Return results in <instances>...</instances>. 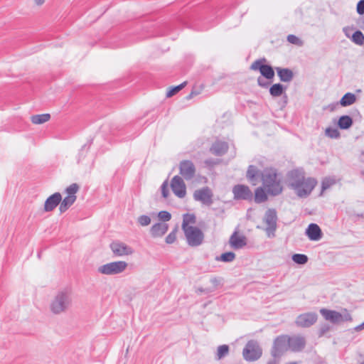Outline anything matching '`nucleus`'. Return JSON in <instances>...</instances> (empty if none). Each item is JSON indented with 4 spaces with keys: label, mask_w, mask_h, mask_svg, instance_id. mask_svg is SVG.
Returning <instances> with one entry per match:
<instances>
[{
    "label": "nucleus",
    "mask_w": 364,
    "mask_h": 364,
    "mask_svg": "<svg viewBox=\"0 0 364 364\" xmlns=\"http://www.w3.org/2000/svg\"><path fill=\"white\" fill-rule=\"evenodd\" d=\"M316 184L315 178H306L304 173L299 170H293L289 173V186L299 198L308 197Z\"/></svg>",
    "instance_id": "1"
},
{
    "label": "nucleus",
    "mask_w": 364,
    "mask_h": 364,
    "mask_svg": "<svg viewBox=\"0 0 364 364\" xmlns=\"http://www.w3.org/2000/svg\"><path fill=\"white\" fill-rule=\"evenodd\" d=\"M73 304L72 291L64 289L58 291L51 299L49 304L50 312L56 316L66 313Z\"/></svg>",
    "instance_id": "2"
},
{
    "label": "nucleus",
    "mask_w": 364,
    "mask_h": 364,
    "mask_svg": "<svg viewBox=\"0 0 364 364\" xmlns=\"http://www.w3.org/2000/svg\"><path fill=\"white\" fill-rule=\"evenodd\" d=\"M261 178L264 188L271 196L279 195L283 190L281 178L274 168H265L261 173Z\"/></svg>",
    "instance_id": "3"
},
{
    "label": "nucleus",
    "mask_w": 364,
    "mask_h": 364,
    "mask_svg": "<svg viewBox=\"0 0 364 364\" xmlns=\"http://www.w3.org/2000/svg\"><path fill=\"white\" fill-rule=\"evenodd\" d=\"M320 314L326 321L334 324H338L345 321H351L353 320L351 315L346 309H343L341 312L321 309Z\"/></svg>",
    "instance_id": "4"
},
{
    "label": "nucleus",
    "mask_w": 364,
    "mask_h": 364,
    "mask_svg": "<svg viewBox=\"0 0 364 364\" xmlns=\"http://www.w3.org/2000/svg\"><path fill=\"white\" fill-rule=\"evenodd\" d=\"M128 267L124 261H117L107 263L97 268L100 274L105 275H115L124 272Z\"/></svg>",
    "instance_id": "5"
},
{
    "label": "nucleus",
    "mask_w": 364,
    "mask_h": 364,
    "mask_svg": "<svg viewBox=\"0 0 364 364\" xmlns=\"http://www.w3.org/2000/svg\"><path fill=\"white\" fill-rule=\"evenodd\" d=\"M288 350H289V336L281 335L274 340L271 355L274 358H279Z\"/></svg>",
    "instance_id": "6"
},
{
    "label": "nucleus",
    "mask_w": 364,
    "mask_h": 364,
    "mask_svg": "<svg viewBox=\"0 0 364 364\" xmlns=\"http://www.w3.org/2000/svg\"><path fill=\"white\" fill-rule=\"evenodd\" d=\"M262 354V350L257 341H249L242 350V355L247 361H255L258 360Z\"/></svg>",
    "instance_id": "7"
},
{
    "label": "nucleus",
    "mask_w": 364,
    "mask_h": 364,
    "mask_svg": "<svg viewBox=\"0 0 364 364\" xmlns=\"http://www.w3.org/2000/svg\"><path fill=\"white\" fill-rule=\"evenodd\" d=\"M187 240V243L191 247L200 245L204 240L203 232L197 227H191L183 230Z\"/></svg>",
    "instance_id": "8"
},
{
    "label": "nucleus",
    "mask_w": 364,
    "mask_h": 364,
    "mask_svg": "<svg viewBox=\"0 0 364 364\" xmlns=\"http://www.w3.org/2000/svg\"><path fill=\"white\" fill-rule=\"evenodd\" d=\"M267 225L265 231L268 237H274V232L277 229V215L274 209H268L263 219Z\"/></svg>",
    "instance_id": "9"
},
{
    "label": "nucleus",
    "mask_w": 364,
    "mask_h": 364,
    "mask_svg": "<svg viewBox=\"0 0 364 364\" xmlns=\"http://www.w3.org/2000/svg\"><path fill=\"white\" fill-rule=\"evenodd\" d=\"M213 193L211 189L207 186L196 190L193 193V198L195 200L199 201L203 205L208 206H210L213 204Z\"/></svg>",
    "instance_id": "10"
},
{
    "label": "nucleus",
    "mask_w": 364,
    "mask_h": 364,
    "mask_svg": "<svg viewBox=\"0 0 364 364\" xmlns=\"http://www.w3.org/2000/svg\"><path fill=\"white\" fill-rule=\"evenodd\" d=\"M264 58L255 60L250 66L252 70H259L261 75L268 80H271L274 77V71L269 65H263L262 62H265Z\"/></svg>",
    "instance_id": "11"
},
{
    "label": "nucleus",
    "mask_w": 364,
    "mask_h": 364,
    "mask_svg": "<svg viewBox=\"0 0 364 364\" xmlns=\"http://www.w3.org/2000/svg\"><path fill=\"white\" fill-rule=\"evenodd\" d=\"M318 319V315L315 312H308L299 315L295 321L297 326L309 328L314 325Z\"/></svg>",
    "instance_id": "12"
},
{
    "label": "nucleus",
    "mask_w": 364,
    "mask_h": 364,
    "mask_svg": "<svg viewBox=\"0 0 364 364\" xmlns=\"http://www.w3.org/2000/svg\"><path fill=\"white\" fill-rule=\"evenodd\" d=\"M196 167L189 160H183L179 164V173L186 181L191 180L196 174Z\"/></svg>",
    "instance_id": "13"
},
{
    "label": "nucleus",
    "mask_w": 364,
    "mask_h": 364,
    "mask_svg": "<svg viewBox=\"0 0 364 364\" xmlns=\"http://www.w3.org/2000/svg\"><path fill=\"white\" fill-rule=\"evenodd\" d=\"M173 193L178 198H183L186 195V186L183 179L179 176H175L171 181Z\"/></svg>",
    "instance_id": "14"
},
{
    "label": "nucleus",
    "mask_w": 364,
    "mask_h": 364,
    "mask_svg": "<svg viewBox=\"0 0 364 364\" xmlns=\"http://www.w3.org/2000/svg\"><path fill=\"white\" fill-rule=\"evenodd\" d=\"M110 248L113 254L117 257L130 255L134 252L131 247L119 241H114L112 242L110 244Z\"/></svg>",
    "instance_id": "15"
},
{
    "label": "nucleus",
    "mask_w": 364,
    "mask_h": 364,
    "mask_svg": "<svg viewBox=\"0 0 364 364\" xmlns=\"http://www.w3.org/2000/svg\"><path fill=\"white\" fill-rule=\"evenodd\" d=\"M289 350L292 352H301L306 346V339L301 335L289 336Z\"/></svg>",
    "instance_id": "16"
},
{
    "label": "nucleus",
    "mask_w": 364,
    "mask_h": 364,
    "mask_svg": "<svg viewBox=\"0 0 364 364\" xmlns=\"http://www.w3.org/2000/svg\"><path fill=\"white\" fill-rule=\"evenodd\" d=\"M232 192L236 199L247 200L252 198V193L250 188L245 185L235 186Z\"/></svg>",
    "instance_id": "17"
},
{
    "label": "nucleus",
    "mask_w": 364,
    "mask_h": 364,
    "mask_svg": "<svg viewBox=\"0 0 364 364\" xmlns=\"http://www.w3.org/2000/svg\"><path fill=\"white\" fill-rule=\"evenodd\" d=\"M62 200V196L60 193L57 192L49 196L44 203V211H53Z\"/></svg>",
    "instance_id": "18"
},
{
    "label": "nucleus",
    "mask_w": 364,
    "mask_h": 364,
    "mask_svg": "<svg viewBox=\"0 0 364 364\" xmlns=\"http://www.w3.org/2000/svg\"><path fill=\"white\" fill-rule=\"evenodd\" d=\"M306 235L310 240L317 241L322 237V232L320 227L315 223H311L306 230Z\"/></svg>",
    "instance_id": "19"
},
{
    "label": "nucleus",
    "mask_w": 364,
    "mask_h": 364,
    "mask_svg": "<svg viewBox=\"0 0 364 364\" xmlns=\"http://www.w3.org/2000/svg\"><path fill=\"white\" fill-rule=\"evenodd\" d=\"M229 242L235 250L241 249L247 245V238L243 235H239L235 232L230 237Z\"/></svg>",
    "instance_id": "20"
},
{
    "label": "nucleus",
    "mask_w": 364,
    "mask_h": 364,
    "mask_svg": "<svg viewBox=\"0 0 364 364\" xmlns=\"http://www.w3.org/2000/svg\"><path fill=\"white\" fill-rule=\"evenodd\" d=\"M228 149V144L225 141H216L211 146L210 151V152L215 156H223L224 155Z\"/></svg>",
    "instance_id": "21"
},
{
    "label": "nucleus",
    "mask_w": 364,
    "mask_h": 364,
    "mask_svg": "<svg viewBox=\"0 0 364 364\" xmlns=\"http://www.w3.org/2000/svg\"><path fill=\"white\" fill-rule=\"evenodd\" d=\"M168 225L165 223H158L154 224L151 230V234L153 237H161L164 235L168 230Z\"/></svg>",
    "instance_id": "22"
},
{
    "label": "nucleus",
    "mask_w": 364,
    "mask_h": 364,
    "mask_svg": "<svg viewBox=\"0 0 364 364\" xmlns=\"http://www.w3.org/2000/svg\"><path fill=\"white\" fill-rule=\"evenodd\" d=\"M275 69L281 81L289 82L292 80L294 77L292 70L289 68H282L279 67H277Z\"/></svg>",
    "instance_id": "23"
},
{
    "label": "nucleus",
    "mask_w": 364,
    "mask_h": 364,
    "mask_svg": "<svg viewBox=\"0 0 364 364\" xmlns=\"http://www.w3.org/2000/svg\"><path fill=\"white\" fill-rule=\"evenodd\" d=\"M76 200V196H68L61 200L59 210L61 213L65 212Z\"/></svg>",
    "instance_id": "24"
},
{
    "label": "nucleus",
    "mask_w": 364,
    "mask_h": 364,
    "mask_svg": "<svg viewBox=\"0 0 364 364\" xmlns=\"http://www.w3.org/2000/svg\"><path fill=\"white\" fill-rule=\"evenodd\" d=\"M196 222V218L194 214L186 213L183 215L182 230H186L193 225L190 224H195Z\"/></svg>",
    "instance_id": "25"
},
{
    "label": "nucleus",
    "mask_w": 364,
    "mask_h": 364,
    "mask_svg": "<svg viewBox=\"0 0 364 364\" xmlns=\"http://www.w3.org/2000/svg\"><path fill=\"white\" fill-rule=\"evenodd\" d=\"M356 101V97L351 92L345 94L340 100V104L343 107H347L353 105Z\"/></svg>",
    "instance_id": "26"
},
{
    "label": "nucleus",
    "mask_w": 364,
    "mask_h": 364,
    "mask_svg": "<svg viewBox=\"0 0 364 364\" xmlns=\"http://www.w3.org/2000/svg\"><path fill=\"white\" fill-rule=\"evenodd\" d=\"M353 124V119L350 116L343 115L341 116L338 122V127L342 129H347L350 128Z\"/></svg>",
    "instance_id": "27"
},
{
    "label": "nucleus",
    "mask_w": 364,
    "mask_h": 364,
    "mask_svg": "<svg viewBox=\"0 0 364 364\" xmlns=\"http://www.w3.org/2000/svg\"><path fill=\"white\" fill-rule=\"evenodd\" d=\"M50 119V115L49 114H36L33 115L31 117V120L34 124H43Z\"/></svg>",
    "instance_id": "28"
},
{
    "label": "nucleus",
    "mask_w": 364,
    "mask_h": 364,
    "mask_svg": "<svg viewBox=\"0 0 364 364\" xmlns=\"http://www.w3.org/2000/svg\"><path fill=\"white\" fill-rule=\"evenodd\" d=\"M258 173H259V171H258L257 167H255V166L250 165L248 167V169L247 171V178L254 185H255V183L257 181Z\"/></svg>",
    "instance_id": "29"
},
{
    "label": "nucleus",
    "mask_w": 364,
    "mask_h": 364,
    "mask_svg": "<svg viewBox=\"0 0 364 364\" xmlns=\"http://www.w3.org/2000/svg\"><path fill=\"white\" fill-rule=\"evenodd\" d=\"M263 188L259 187L255 190V201L257 203H261L267 200V193Z\"/></svg>",
    "instance_id": "30"
},
{
    "label": "nucleus",
    "mask_w": 364,
    "mask_h": 364,
    "mask_svg": "<svg viewBox=\"0 0 364 364\" xmlns=\"http://www.w3.org/2000/svg\"><path fill=\"white\" fill-rule=\"evenodd\" d=\"M284 89V85L280 83L274 84L269 88V93L272 97H279L283 94Z\"/></svg>",
    "instance_id": "31"
},
{
    "label": "nucleus",
    "mask_w": 364,
    "mask_h": 364,
    "mask_svg": "<svg viewBox=\"0 0 364 364\" xmlns=\"http://www.w3.org/2000/svg\"><path fill=\"white\" fill-rule=\"evenodd\" d=\"M230 348L228 345H221L218 347L215 359L219 360L224 358L229 353Z\"/></svg>",
    "instance_id": "32"
},
{
    "label": "nucleus",
    "mask_w": 364,
    "mask_h": 364,
    "mask_svg": "<svg viewBox=\"0 0 364 364\" xmlns=\"http://www.w3.org/2000/svg\"><path fill=\"white\" fill-rule=\"evenodd\" d=\"M351 41L358 46L364 45V35L360 31H356L351 36Z\"/></svg>",
    "instance_id": "33"
},
{
    "label": "nucleus",
    "mask_w": 364,
    "mask_h": 364,
    "mask_svg": "<svg viewBox=\"0 0 364 364\" xmlns=\"http://www.w3.org/2000/svg\"><path fill=\"white\" fill-rule=\"evenodd\" d=\"M235 259V254L232 252H228L222 254L220 257H216V260L224 262H230Z\"/></svg>",
    "instance_id": "34"
},
{
    "label": "nucleus",
    "mask_w": 364,
    "mask_h": 364,
    "mask_svg": "<svg viewBox=\"0 0 364 364\" xmlns=\"http://www.w3.org/2000/svg\"><path fill=\"white\" fill-rule=\"evenodd\" d=\"M292 260L298 264H305L308 262V257L304 254H294Z\"/></svg>",
    "instance_id": "35"
},
{
    "label": "nucleus",
    "mask_w": 364,
    "mask_h": 364,
    "mask_svg": "<svg viewBox=\"0 0 364 364\" xmlns=\"http://www.w3.org/2000/svg\"><path fill=\"white\" fill-rule=\"evenodd\" d=\"M186 82H183V83H181L174 87H172L167 92L166 97H171L172 96L176 95L177 92H178L180 90H181L186 86Z\"/></svg>",
    "instance_id": "36"
},
{
    "label": "nucleus",
    "mask_w": 364,
    "mask_h": 364,
    "mask_svg": "<svg viewBox=\"0 0 364 364\" xmlns=\"http://www.w3.org/2000/svg\"><path fill=\"white\" fill-rule=\"evenodd\" d=\"M334 183V179L331 178H325L321 183V193L326 189L329 188Z\"/></svg>",
    "instance_id": "37"
},
{
    "label": "nucleus",
    "mask_w": 364,
    "mask_h": 364,
    "mask_svg": "<svg viewBox=\"0 0 364 364\" xmlns=\"http://www.w3.org/2000/svg\"><path fill=\"white\" fill-rule=\"evenodd\" d=\"M326 135L332 139H336L340 136L338 130L336 128L328 127L326 129Z\"/></svg>",
    "instance_id": "38"
},
{
    "label": "nucleus",
    "mask_w": 364,
    "mask_h": 364,
    "mask_svg": "<svg viewBox=\"0 0 364 364\" xmlns=\"http://www.w3.org/2000/svg\"><path fill=\"white\" fill-rule=\"evenodd\" d=\"M137 222L141 226H147L151 223V218L148 215H142L138 218Z\"/></svg>",
    "instance_id": "39"
},
{
    "label": "nucleus",
    "mask_w": 364,
    "mask_h": 364,
    "mask_svg": "<svg viewBox=\"0 0 364 364\" xmlns=\"http://www.w3.org/2000/svg\"><path fill=\"white\" fill-rule=\"evenodd\" d=\"M78 190L79 186L77 183H73L66 188L65 191L68 196H75Z\"/></svg>",
    "instance_id": "40"
},
{
    "label": "nucleus",
    "mask_w": 364,
    "mask_h": 364,
    "mask_svg": "<svg viewBox=\"0 0 364 364\" xmlns=\"http://www.w3.org/2000/svg\"><path fill=\"white\" fill-rule=\"evenodd\" d=\"M88 153V148L86 146H83L82 149L80 150L77 157V163H82Z\"/></svg>",
    "instance_id": "41"
},
{
    "label": "nucleus",
    "mask_w": 364,
    "mask_h": 364,
    "mask_svg": "<svg viewBox=\"0 0 364 364\" xmlns=\"http://www.w3.org/2000/svg\"><path fill=\"white\" fill-rule=\"evenodd\" d=\"M158 217L163 222H166L171 220V215L167 211H160L158 214Z\"/></svg>",
    "instance_id": "42"
},
{
    "label": "nucleus",
    "mask_w": 364,
    "mask_h": 364,
    "mask_svg": "<svg viewBox=\"0 0 364 364\" xmlns=\"http://www.w3.org/2000/svg\"><path fill=\"white\" fill-rule=\"evenodd\" d=\"M287 41L290 43L294 44V45H299L300 46L301 44V41L296 36L290 34L287 36Z\"/></svg>",
    "instance_id": "43"
},
{
    "label": "nucleus",
    "mask_w": 364,
    "mask_h": 364,
    "mask_svg": "<svg viewBox=\"0 0 364 364\" xmlns=\"http://www.w3.org/2000/svg\"><path fill=\"white\" fill-rule=\"evenodd\" d=\"M176 239V231H172L166 237V242L168 244H172Z\"/></svg>",
    "instance_id": "44"
},
{
    "label": "nucleus",
    "mask_w": 364,
    "mask_h": 364,
    "mask_svg": "<svg viewBox=\"0 0 364 364\" xmlns=\"http://www.w3.org/2000/svg\"><path fill=\"white\" fill-rule=\"evenodd\" d=\"M161 194L164 198H166L168 196V189L167 187V181H165L161 186Z\"/></svg>",
    "instance_id": "45"
},
{
    "label": "nucleus",
    "mask_w": 364,
    "mask_h": 364,
    "mask_svg": "<svg viewBox=\"0 0 364 364\" xmlns=\"http://www.w3.org/2000/svg\"><path fill=\"white\" fill-rule=\"evenodd\" d=\"M356 9L358 14L363 15L364 14V0L358 1Z\"/></svg>",
    "instance_id": "46"
},
{
    "label": "nucleus",
    "mask_w": 364,
    "mask_h": 364,
    "mask_svg": "<svg viewBox=\"0 0 364 364\" xmlns=\"http://www.w3.org/2000/svg\"><path fill=\"white\" fill-rule=\"evenodd\" d=\"M330 330V326L328 324H324L321 326L319 329V336H323Z\"/></svg>",
    "instance_id": "47"
},
{
    "label": "nucleus",
    "mask_w": 364,
    "mask_h": 364,
    "mask_svg": "<svg viewBox=\"0 0 364 364\" xmlns=\"http://www.w3.org/2000/svg\"><path fill=\"white\" fill-rule=\"evenodd\" d=\"M222 279L220 278L213 277L210 279L211 284L214 286L215 289L221 284Z\"/></svg>",
    "instance_id": "48"
},
{
    "label": "nucleus",
    "mask_w": 364,
    "mask_h": 364,
    "mask_svg": "<svg viewBox=\"0 0 364 364\" xmlns=\"http://www.w3.org/2000/svg\"><path fill=\"white\" fill-rule=\"evenodd\" d=\"M203 89V85H201L198 87V89H196V88L193 89V90L191 91L192 95H193L195 96L200 95V92H202Z\"/></svg>",
    "instance_id": "49"
},
{
    "label": "nucleus",
    "mask_w": 364,
    "mask_h": 364,
    "mask_svg": "<svg viewBox=\"0 0 364 364\" xmlns=\"http://www.w3.org/2000/svg\"><path fill=\"white\" fill-rule=\"evenodd\" d=\"M257 83L259 86L262 87H266L267 86V82H264L263 81V79L262 77H258L257 79Z\"/></svg>",
    "instance_id": "50"
},
{
    "label": "nucleus",
    "mask_w": 364,
    "mask_h": 364,
    "mask_svg": "<svg viewBox=\"0 0 364 364\" xmlns=\"http://www.w3.org/2000/svg\"><path fill=\"white\" fill-rule=\"evenodd\" d=\"M363 329H364V321L361 324L355 326L353 330L355 331H360Z\"/></svg>",
    "instance_id": "51"
},
{
    "label": "nucleus",
    "mask_w": 364,
    "mask_h": 364,
    "mask_svg": "<svg viewBox=\"0 0 364 364\" xmlns=\"http://www.w3.org/2000/svg\"><path fill=\"white\" fill-rule=\"evenodd\" d=\"M267 364H279V360L273 358V359L269 360Z\"/></svg>",
    "instance_id": "52"
},
{
    "label": "nucleus",
    "mask_w": 364,
    "mask_h": 364,
    "mask_svg": "<svg viewBox=\"0 0 364 364\" xmlns=\"http://www.w3.org/2000/svg\"><path fill=\"white\" fill-rule=\"evenodd\" d=\"M213 291V289H203V288H199V289H198V292H200V293H202V292L209 293V292H211V291Z\"/></svg>",
    "instance_id": "53"
},
{
    "label": "nucleus",
    "mask_w": 364,
    "mask_h": 364,
    "mask_svg": "<svg viewBox=\"0 0 364 364\" xmlns=\"http://www.w3.org/2000/svg\"><path fill=\"white\" fill-rule=\"evenodd\" d=\"M348 30H349V28H348V27H344V28H343V33H345V35H346L348 38H350V35H349V33H348Z\"/></svg>",
    "instance_id": "54"
},
{
    "label": "nucleus",
    "mask_w": 364,
    "mask_h": 364,
    "mask_svg": "<svg viewBox=\"0 0 364 364\" xmlns=\"http://www.w3.org/2000/svg\"><path fill=\"white\" fill-rule=\"evenodd\" d=\"M360 27L364 31V17L360 20Z\"/></svg>",
    "instance_id": "55"
},
{
    "label": "nucleus",
    "mask_w": 364,
    "mask_h": 364,
    "mask_svg": "<svg viewBox=\"0 0 364 364\" xmlns=\"http://www.w3.org/2000/svg\"><path fill=\"white\" fill-rule=\"evenodd\" d=\"M34 2L38 6H41V5H42L45 2V0H34Z\"/></svg>",
    "instance_id": "56"
},
{
    "label": "nucleus",
    "mask_w": 364,
    "mask_h": 364,
    "mask_svg": "<svg viewBox=\"0 0 364 364\" xmlns=\"http://www.w3.org/2000/svg\"><path fill=\"white\" fill-rule=\"evenodd\" d=\"M195 95H192V92H191L188 96H186V100H191L192 99Z\"/></svg>",
    "instance_id": "57"
},
{
    "label": "nucleus",
    "mask_w": 364,
    "mask_h": 364,
    "mask_svg": "<svg viewBox=\"0 0 364 364\" xmlns=\"http://www.w3.org/2000/svg\"><path fill=\"white\" fill-rule=\"evenodd\" d=\"M284 97L285 98V103H287V96L285 95Z\"/></svg>",
    "instance_id": "58"
},
{
    "label": "nucleus",
    "mask_w": 364,
    "mask_h": 364,
    "mask_svg": "<svg viewBox=\"0 0 364 364\" xmlns=\"http://www.w3.org/2000/svg\"><path fill=\"white\" fill-rule=\"evenodd\" d=\"M360 364H364V363H360Z\"/></svg>",
    "instance_id": "59"
}]
</instances>
